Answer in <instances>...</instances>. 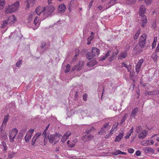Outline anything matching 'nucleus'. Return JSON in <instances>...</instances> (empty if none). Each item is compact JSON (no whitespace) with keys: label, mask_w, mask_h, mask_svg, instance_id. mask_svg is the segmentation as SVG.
<instances>
[{"label":"nucleus","mask_w":159,"mask_h":159,"mask_svg":"<svg viewBox=\"0 0 159 159\" xmlns=\"http://www.w3.org/2000/svg\"><path fill=\"white\" fill-rule=\"evenodd\" d=\"M27 5L26 6V9L29 8L30 6H33L35 3V0H27Z\"/></svg>","instance_id":"nucleus-14"},{"label":"nucleus","mask_w":159,"mask_h":159,"mask_svg":"<svg viewBox=\"0 0 159 159\" xmlns=\"http://www.w3.org/2000/svg\"><path fill=\"white\" fill-rule=\"evenodd\" d=\"M138 108L136 107L134 108L132 111L131 113V116L132 117H134L136 115V113L138 112Z\"/></svg>","instance_id":"nucleus-23"},{"label":"nucleus","mask_w":159,"mask_h":159,"mask_svg":"<svg viewBox=\"0 0 159 159\" xmlns=\"http://www.w3.org/2000/svg\"><path fill=\"white\" fill-rule=\"evenodd\" d=\"M147 38V35L146 34H143L141 36L140 38L139 41H146V39Z\"/></svg>","instance_id":"nucleus-27"},{"label":"nucleus","mask_w":159,"mask_h":159,"mask_svg":"<svg viewBox=\"0 0 159 159\" xmlns=\"http://www.w3.org/2000/svg\"><path fill=\"white\" fill-rule=\"evenodd\" d=\"M95 129L93 127H92L90 129H87L86 130V133L87 134H89L92 131H93L95 130Z\"/></svg>","instance_id":"nucleus-32"},{"label":"nucleus","mask_w":159,"mask_h":159,"mask_svg":"<svg viewBox=\"0 0 159 159\" xmlns=\"http://www.w3.org/2000/svg\"><path fill=\"white\" fill-rule=\"evenodd\" d=\"M8 25H10L7 20H4L2 21V24L1 26V28L3 29L7 26Z\"/></svg>","instance_id":"nucleus-20"},{"label":"nucleus","mask_w":159,"mask_h":159,"mask_svg":"<svg viewBox=\"0 0 159 159\" xmlns=\"http://www.w3.org/2000/svg\"><path fill=\"white\" fill-rule=\"evenodd\" d=\"M46 42H45L44 41H42L41 43V46H40L41 48H43L45 47V46L46 45Z\"/></svg>","instance_id":"nucleus-49"},{"label":"nucleus","mask_w":159,"mask_h":159,"mask_svg":"<svg viewBox=\"0 0 159 159\" xmlns=\"http://www.w3.org/2000/svg\"><path fill=\"white\" fill-rule=\"evenodd\" d=\"M143 48V47H141L140 45L137 44L134 48L133 50L136 53H140L142 51Z\"/></svg>","instance_id":"nucleus-7"},{"label":"nucleus","mask_w":159,"mask_h":159,"mask_svg":"<svg viewBox=\"0 0 159 159\" xmlns=\"http://www.w3.org/2000/svg\"><path fill=\"white\" fill-rule=\"evenodd\" d=\"M156 52H159V43H158V45L157 46V48L156 49Z\"/></svg>","instance_id":"nucleus-64"},{"label":"nucleus","mask_w":159,"mask_h":159,"mask_svg":"<svg viewBox=\"0 0 159 159\" xmlns=\"http://www.w3.org/2000/svg\"><path fill=\"white\" fill-rule=\"evenodd\" d=\"M68 138L66 137L65 135H63L61 139V141L63 143H65Z\"/></svg>","instance_id":"nucleus-45"},{"label":"nucleus","mask_w":159,"mask_h":159,"mask_svg":"<svg viewBox=\"0 0 159 159\" xmlns=\"http://www.w3.org/2000/svg\"><path fill=\"white\" fill-rule=\"evenodd\" d=\"M128 151L129 153H133L134 152V149L132 148H129L128 149Z\"/></svg>","instance_id":"nucleus-48"},{"label":"nucleus","mask_w":159,"mask_h":159,"mask_svg":"<svg viewBox=\"0 0 159 159\" xmlns=\"http://www.w3.org/2000/svg\"><path fill=\"white\" fill-rule=\"evenodd\" d=\"M15 154V153L13 152L11 154H9L8 155V157L11 159L14 157Z\"/></svg>","instance_id":"nucleus-54"},{"label":"nucleus","mask_w":159,"mask_h":159,"mask_svg":"<svg viewBox=\"0 0 159 159\" xmlns=\"http://www.w3.org/2000/svg\"><path fill=\"white\" fill-rule=\"evenodd\" d=\"M46 133H47V130L45 129L44 130V131H43V132L42 135V136H43V137H45V136H46V135H47Z\"/></svg>","instance_id":"nucleus-58"},{"label":"nucleus","mask_w":159,"mask_h":159,"mask_svg":"<svg viewBox=\"0 0 159 159\" xmlns=\"http://www.w3.org/2000/svg\"><path fill=\"white\" fill-rule=\"evenodd\" d=\"M37 139H36V138H35L34 136L33 137L32 139V143L31 145L32 146L34 145L35 142L36 141V140H37Z\"/></svg>","instance_id":"nucleus-40"},{"label":"nucleus","mask_w":159,"mask_h":159,"mask_svg":"<svg viewBox=\"0 0 159 159\" xmlns=\"http://www.w3.org/2000/svg\"><path fill=\"white\" fill-rule=\"evenodd\" d=\"M71 134V132L70 131H67L64 135L68 138Z\"/></svg>","instance_id":"nucleus-43"},{"label":"nucleus","mask_w":159,"mask_h":159,"mask_svg":"<svg viewBox=\"0 0 159 159\" xmlns=\"http://www.w3.org/2000/svg\"><path fill=\"white\" fill-rule=\"evenodd\" d=\"M141 126H138L137 127L135 131L137 133H139L140 130L141 129Z\"/></svg>","instance_id":"nucleus-47"},{"label":"nucleus","mask_w":159,"mask_h":159,"mask_svg":"<svg viewBox=\"0 0 159 159\" xmlns=\"http://www.w3.org/2000/svg\"><path fill=\"white\" fill-rule=\"evenodd\" d=\"M148 132L145 130H143L138 135V138L139 139H144L146 136Z\"/></svg>","instance_id":"nucleus-9"},{"label":"nucleus","mask_w":159,"mask_h":159,"mask_svg":"<svg viewBox=\"0 0 159 159\" xmlns=\"http://www.w3.org/2000/svg\"><path fill=\"white\" fill-rule=\"evenodd\" d=\"M54 10V8L52 6H47L43 8V9L41 12L45 18L48 17Z\"/></svg>","instance_id":"nucleus-2"},{"label":"nucleus","mask_w":159,"mask_h":159,"mask_svg":"<svg viewBox=\"0 0 159 159\" xmlns=\"http://www.w3.org/2000/svg\"><path fill=\"white\" fill-rule=\"evenodd\" d=\"M34 131V129H31L30 130H29L27 134H31L33 133Z\"/></svg>","instance_id":"nucleus-57"},{"label":"nucleus","mask_w":159,"mask_h":159,"mask_svg":"<svg viewBox=\"0 0 159 159\" xmlns=\"http://www.w3.org/2000/svg\"><path fill=\"white\" fill-rule=\"evenodd\" d=\"M22 62V60H20L19 61H18L16 64V65L17 67H19V66L21 64Z\"/></svg>","instance_id":"nucleus-53"},{"label":"nucleus","mask_w":159,"mask_h":159,"mask_svg":"<svg viewBox=\"0 0 159 159\" xmlns=\"http://www.w3.org/2000/svg\"><path fill=\"white\" fill-rule=\"evenodd\" d=\"M108 125H109L108 123H106L103 125L102 127L104 128H105V129H106V128H107V126Z\"/></svg>","instance_id":"nucleus-63"},{"label":"nucleus","mask_w":159,"mask_h":159,"mask_svg":"<svg viewBox=\"0 0 159 159\" xmlns=\"http://www.w3.org/2000/svg\"><path fill=\"white\" fill-rule=\"evenodd\" d=\"M119 52L117 50L116 52H113L112 56L111 57L110 59H111V60H112L114 57L116 56Z\"/></svg>","instance_id":"nucleus-44"},{"label":"nucleus","mask_w":159,"mask_h":159,"mask_svg":"<svg viewBox=\"0 0 159 159\" xmlns=\"http://www.w3.org/2000/svg\"><path fill=\"white\" fill-rule=\"evenodd\" d=\"M83 100L85 101L87 100V95L85 93L83 96Z\"/></svg>","instance_id":"nucleus-59"},{"label":"nucleus","mask_w":159,"mask_h":159,"mask_svg":"<svg viewBox=\"0 0 159 159\" xmlns=\"http://www.w3.org/2000/svg\"><path fill=\"white\" fill-rule=\"evenodd\" d=\"M2 146L3 147V151H6L7 150V145L6 143L4 141L2 142Z\"/></svg>","instance_id":"nucleus-31"},{"label":"nucleus","mask_w":159,"mask_h":159,"mask_svg":"<svg viewBox=\"0 0 159 159\" xmlns=\"http://www.w3.org/2000/svg\"><path fill=\"white\" fill-rule=\"evenodd\" d=\"M143 151L146 153L151 152L152 153H154V150L152 148L149 147H145L143 148Z\"/></svg>","instance_id":"nucleus-12"},{"label":"nucleus","mask_w":159,"mask_h":159,"mask_svg":"<svg viewBox=\"0 0 159 159\" xmlns=\"http://www.w3.org/2000/svg\"><path fill=\"white\" fill-rule=\"evenodd\" d=\"M119 125V123L118 122H116L113 125V127L111 130V133L112 134V132L114 131H116L117 128V126Z\"/></svg>","instance_id":"nucleus-18"},{"label":"nucleus","mask_w":159,"mask_h":159,"mask_svg":"<svg viewBox=\"0 0 159 159\" xmlns=\"http://www.w3.org/2000/svg\"><path fill=\"white\" fill-rule=\"evenodd\" d=\"M107 130L106 129L102 127L101 129V130L98 132V134L102 135L104 134L105 133Z\"/></svg>","instance_id":"nucleus-26"},{"label":"nucleus","mask_w":159,"mask_h":159,"mask_svg":"<svg viewBox=\"0 0 159 159\" xmlns=\"http://www.w3.org/2000/svg\"><path fill=\"white\" fill-rule=\"evenodd\" d=\"M135 155L137 156H139L140 155L141 152L140 151H137L135 153Z\"/></svg>","instance_id":"nucleus-56"},{"label":"nucleus","mask_w":159,"mask_h":159,"mask_svg":"<svg viewBox=\"0 0 159 159\" xmlns=\"http://www.w3.org/2000/svg\"><path fill=\"white\" fill-rule=\"evenodd\" d=\"M76 141L75 140H73L71 142L69 145V147L70 148L74 147L75 145Z\"/></svg>","instance_id":"nucleus-34"},{"label":"nucleus","mask_w":159,"mask_h":159,"mask_svg":"<svg viewBox=\"0 0 159 159\" xmlns=\"http://www.w3.org/2000/svg\"><path fill=\"white\" fill-rule=\"evenodd\" d=\"M99 50L96 48H93L92 49V53L90 52H87L86 57L88 59L90 60L94 57L97 56L99 53Z\"/></svg>","instance_id":"nucleus-3"},{"label":"nucleus","mask_w":159,"mask_h":159,"mask_svg":"<svg viewBox=\"0 0 159 159\" xmlns=\"http://www.w3.org/2000/svg\"><path fill=\"white\" fill-rule=\"evenodd\" d=\"M66 10V6L64 4L59 5L58 7V11L59 13H63Z\"/></svg>","instance_id":"nucleus-10"},{"label":"nucleus","mask_w":159,"mask_h":159,"mask_svg":"<svg viewBox=\"0 0 159 159\" xmlns=\"http://www.w3.org/2000/svg\"><path fill=\"white\" fill-rule=\"evenodd\" d=\"M144 61L143 59L139 60L135 65V70L137 74L139 73L141 70V66Z\"/></svg>","instance_id":"nucleus-5"},{"label":"nucleus","mask_w":159,"mask_h":159,"mask_svg":"<svg viewBox=\"0 0 159 159\" xmlns=\"http://www.w3.org/2000/svg\"><path fill=\"white\" fill-rule=\"evenodd\" d=\"M152 0H145V2L147 5L150 4L152 2Z\"/></svg>","instance_id":"nucleus-42"},{"label":"nucleus","mask_w":159,"mask_h":159,"mask_svg":"<svg viewBox=\"0 0 159 159\" xmlns=\"http://www.w3.org/2000/svg\"><path fill=\"white\" fill-rule=\"evenodd\" d=\"M35 11L37 15H43L42 14H40L41 12L42 11H40V12H39V8H36L35 10Z\"/></svg>","instance_id":"nucleus-52"},{"label":"nucleus","mask_w":159,"mask_h":159,"mask_svg":"<svg viewBox=\"0 0 159 159\" xmlns=\"http://www.w3.org/2000/svg\"><path fill=\"white\" fill-rule=\"evenodd\" d=\"M112 134L110 132V134H107L105 137V138L106 139L109 138L111 136Z\"/></svg>","instance_id":"nucleus-61"},{"label":"nucleus","mask_w":159,"mask_h":159,"mask_svg":"<svg viewBox=\"0 0 159 159\" xmlns=\"http://www.w3.org/2000/svg\"><path fill=\"white\" fill-rule=\"evenodd\" d=\"M127 56V52H122L120 54V56L118 57V59H122L123 58H125Z\"/></svg>","instance_id":"nucleus-17"},{"label":"nucleus","mask_w":159,"mask_h":159,"mask_svg":"<svg viewBox=\"0 0 159 159\" xmlns=\"http://www.w3.org/2000/svg\"><path fill=\"white\" fill-rule=\"evenodd\" d=\"M84 64L83 62H80L79 64L76 65L78 67H77V71H78L81 69L83 65Z\"/></svg>","instance_id":"nucleus-22"},{"label":"nucleus","mask_w":159,"mask_h":159,"mask_svg":"<svg viewBox=\"0 0 159 159\" xmlns=\"http://www.w3.org/2000/svg\"><path fill=\"white\" fill-rule=\"evenodd\" d=\"M124 134V132L123 131V130H121L119 133V134L116 137L115 141H120L122 138Z\"/></svg>","instance_id":"nucleus-11"},{"label":"nucleus","mask_w":159,"mask_h":159,"mask_svg":"<svg viewBox=\"0 0 159 159\" xmlns=\"http://www.w3.org/2000/svg\"><path fill=\"white\" fill-rule=\"evenodd\" d=\"M7 20L10 24V25H11L16 21V19L15 16L13 15L12 16H9Z\"/></svg>","instance_id":"nucleus-6"},{"label":"nucleus","mask_w":159,"mask_h":159,"mask_svg":"<svg viewBox=\"0 0 159 159\" xmlns=\"http://www.w3.org/2000/svg\"><path fill=\"white\" fill-rule=\"evenodd\" d=\"M39 21V20L38 17H35L34 20V24L35 25H36L37 27L34 29V30L36 29L39 25V23H38ZM33 29H34V28H33Z\"/></svg>","instance_id":"nucleus-21"},{"label":"nucleus","mask_w":159,"mask_h":159,"mask_svg":"<svg viewBox=\"0 0 159 159\" xmlns=\"http://www.w3.org/2000/svg\"><path fill=\"white\" fill-rule=\"evenodd\" d=\"M41 133L40 132L36 133L34 136L36 139H38V138L41 135Z\"/></svg>","instance_id":"nucleus-51"},{"label":"nucleus","mask_w":159,"mask_h":159,"mask_svg":"<svg viewBox=\"0 0 159 159\" xmlns=\"http://www.w3.org/2000/svg\"><path fill=\"white\" fill-rule=\"evenodd\" d=\"M146 8L143 5L141 6L139 10V14L140 16H144V14L145 13Z\"/></svg>","instance_id":"nucleus-8"},{"label":"nucleus","mask_w":159,"mask_h":159,"mask_svg":"<svg viewBox=\"0 0 159 159\" xmlns=\"http://www.w3.org/2000/svg\"><path fill=\"white\" fill-rule=\"evenodd\" d=\"M93 38V36H91L89 38H88V43L87 44L88 45H89L91 43V41L92 40V39Z\"/></svg>","instance_id":"nucleus-39"},{"label":"nucleus","mask_w":159,"mask_h":159,"mask_svg":"<svg viewBox=\"0 0 159 159\" xmlns=\"http://www.w3.org/2000/svg\"><path fill=\"white\" fill-rule=\"evenodd\" d=\"M127 118V114H125L124 116H123L121 119L120 122V124H122L124 122H125V120Z\"/></svg>","instance_id":"nucleus-33"},{"label":"nucleus","mask_w":159,"mask_h":159,"mask_svg":"<svg viewBox=\"0 0 159 159\" xmlns=\"http://www.w3.org/2000/svg\"><path fill=\"white\" fill-rule=\"evenodd\" d=\"M154 91L147 92L145 93V94L146 95H154Z\"/></svg>","instance_id":"nucleus-41"},{"label":"nucleus","mask_w":159,"mask_h":159,"mask_svg":"<svg viewBox=\"0 0 159 159\" xmlns=\"http://www.w3.org/2000/svg\"><path fill=\"white\" fill-rule=\"evenodd\" d=\"M116 0H111L110 2L108 3V4L112 6L116 3Z\"/></svg>","instance_id":"nucleus-38"},{"label":"nucleus","mask_w":159,"mask_h":159,"mask_svg":"<svg viewBox=\"0 0 159 159\" xmlns=\"http://www.w3.org/2000/svg\"><path fill=\"white\" fill-rule=\"evenodd\" d=\"M5 2L4 0H0V9H2L4 8Z\"/></svg>","instance_id":"nucleus-25"},{"label":"nucleus","mask_w":159,"mask_h":159,"mask_svg":"<svg viewBox=\"0 0 159 159\" xmlns=\"http://www.w3.org/2000/svg\"><path fill=\"white\" fill-rule=\"evenodd\" d=\"M84 138L86 137L87 138V140H92L94 137V135L92 134L89 135L87 136L86 135H84L83 137Z\"/></svg>","instance_id":"nucleus-28"},{"label":"nucleus","mask_w":159,"mask_h":159,"mask_svg":"<svg viewBox=\"0 0 159 159\" xmlns=\"http://www.w3.org/2000/svg\"><path fill=\"white\" fill-rule=\"evenodd\" d=\"M17 129L15 128L12 129L9 133V139L10 142H13L18 133Z\"/></svg>","instance_id":"nucleus-4"},{"label":"nucleus","mask_w":159,"mask_h":159,"mask_svg":"<svg viewBox=\"0 0 159 159\" xmlns=\"http://www.w3.org/2000/svg\"><path fill=\"white\" fill-rule=\"evenodd\" d=\"M70 66L69 64H68L66 67V69L65 70V72L67 73L70 71Z\"/></svg>","instance_id":"nucleus-37"},{"label":"nucleus","mask_w":159,"mask_h":159,"mask_svg":"<svg viewBox=\"0 0 159 159\" xmlns=\"http://www.w3.org/2000/svg\"><path fill=\"white\" fill-rule=\"evenodd\" d=\"M96 64V62L95 61H90L87 63L86 65L87 66H89V67H92L94 66Z\"/></svg>","instance_id":"nucleus-29"},{"label":"nucleus","mask_w":159,"mask_h":159,"mask_svg":"<svg viewBox=\"0 0 159 159\" xmlns=\"http://www.w3.org/2000/svg\"><path fill=\"white\" fill-rule=\"evenodd\" d=\"M142 17V23L141 24V25L143 27H144V26L146 24L147 22V17L145 16H141Z\"/></svg>","instance_id":"nucleus-15"},{"label":"nucleus","mask_w":159,"mask_h":159,"mask_svg":"<svg viewBox=\"0 0 159 159\" xmlns=\"http://www.w3.org/2000/svg\"><path fill=\"white\" fill-rule=\"evenodd\" d=\"M156 27H157V25H156V22H153L152 23L151 28H152V29H155Z\"/></svg>","instance_id":"nucleus-55"},{"label":"nucleus","mask_w":159,"mask_h":159,"mask_svg":"<svg viewBox=\"0 0 159 159\" xmlns=\"http://www.w3.org/2000/svg\"><path fill=\"white\" fill-rule=\"evenodd\" d=\"M136 0H127L126 2L129 4V3H134L136 1Z\"/></svg>","instance_id":"nucleus-50"},{"label":"nucleus","mask_w":159,"mask_h":159,"mask_svg":"<svg viewBox=\"0 0 159 159\" xmlns=\"http://www.w3.org/2000/svg\"><path fill=\"white\" fill-rule=\"evenodd\" d=\"M119 150L116 151L114 152V154L115 155H117L119 154Z\"/></svg>","instance_id":"nucleus-62"},{"label":"nucleus","mask_w":159,"mask_h":159,"mask_svg":"<svg viewBox=\"0 0 159 159\" xmlns=\"http://www.w3.org/2000/svg\"><path fill=\"white\" fill-rule=\"evenodd\" d=\"M8 119V115H6L4 117L3 119V122L2 125V127L0 128V129L2 130L3 127H6L7 123V122Z\"/></svg>","instance_id":"nucleus-13"},{"label":"nucleus","mask_w":159,"mask_h":159,"mask_svg":"<svg viewBox=\"0 0 159 159\" xmlns=\"http://www.w3.org/2000/svg\"><path fill=\"white\" fill-rule=\"evenodd\" d=\"M55 135L53 134H51L50 136H48L49 141L51 143H52L53 142L54 140L55 139Z\"/></svg>","instance_id":"nucleus-16"},{"label":"nucleus","mask_w":159,"mask_h":159,"mask_svg":"<svg viewBox=\"0 0 159 159\" xmlns=\"http://www.w3.org/2000/svg\"><path fill=\"white\" fill-rule=\"evenodd\" d=\"M93 2V0H92L91 1L90 3H89V9H90L91 7L92 6Z\"/></svg>","instance_id":"nucleus-60"},{"label":"nucleus","mask_w":159,"mask_h":159,"mask_svg":"<svg viewBox=\"0 0 159 159\" xmlns=\"http://www.w3.org/2000/svg\"><path fill=\"white\" fill-rule=\"evenodd\" d=\"M142 145L143 146H148L150 145L149 141V140L145 141V143L143 144Z\"/></svg>","instance_id":"nucleus-46"},{"label":"nucleus","mask_w":159,"mask_h":159,"mask_svg":"<svg viewBox=\"0 0 159 159\" xmlns=\"http://www.w3.org/2000/svg\"><path fill=\"white\" fill-rule=\"evenodd\" d=\"M19 5L18 1L16 2L12 5H9L7 7L5 8V13L6 14L14 12L17 10Z\"/></svg>","instance_id":"nucleus-1"},{"label":"nucleus","mask_w":159,"mask_h":159,"mask_svg":"<svg viewBox=\"0 0 159 159\" xmlns=\"http://www.w3.org/2000/svg\"><path fill=\"white\" fill-rule=\"evenodd\" d=\"M134 128L132 127L130 130L129 131L128 133H127V135L125 137V138L127 139L129 138V136H130L131 134L133 132Z\"/></svg>","instance_id":"nucleus-24"},{"label":"nucleus","mask_w":159,"mask_h":159,"mask_svg":"<svg viewBox=\"0 0 159 159\" xmlns=\"http://www.w3.org/2000/svg\"><path fill=\"white\" fill-rule=\"evenodd\" d=\"M32 134H27L25 136V140L26 142L27 143L32 137Z\"/></svg>","instance_id":"nucleus-19"},{"label":"nucleus","mask_w":159,"mask_h":159,"mask_svg":"<svg viewBox=\"0 0 159 159\" xmlns=\"http://www.w3.org/2000/svg\"><path fill=\"white\" fill-rule=\"evenodd\" d=\"M152 57L154 61L157 60V56L156 54H153L152 55Z\"/></svg>","instance_id":"nucleus-36"},{"label":"nucleus","mask_w":159,"mask_h":159,"mask_svg":"<svg viewBox=\"0 0 159 159\" xmlns=\"http://www.w3.org/2000/svg\"><path fill=\"white\" fill-rule=\"evenodd\" d=\"M146 41H143V40H142V41H139V45H140L141 47H144V46L145 44L146 43Z\"/></svg>","instance_id":"nucleus-35"},{"label":"nucleus","mask_w":159,"mask_h":159,"mask_svg":"<svg viewBox=\"0 0 159 159\" xmlns=\"http://www.w3.org/2000/svg\"><path fill=\"white\" fill-rule=\"evenodd\" d=\"M141 31V30L139 29L137 31V32L135 33L134 37V39H138L140 34V32Z\"/></svg>","instance_id":"nucleus-30"}]
</instances>
